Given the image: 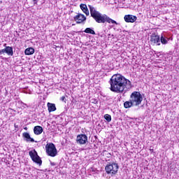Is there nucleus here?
<instances>
[{
  "mask_svg": "<svg viewBox=\"0 0 179 179\" xmlns=\"http://www.w3.org/2000/svg\"><path fill=\"white\" fill-rule=\"evenodd\" d=\"M87 142V136L86 134H79L76 138V143L78 145H86Z\"/></svg>",
  "mask_w": 179,
  "mask_h": 179,
  "instance_id": "nucleus-7",
  "label": "nucleus"
},
{
  "mask_svg": "<svg viewBox=\"0 0 179 179\" xmlns=\"http://www.w3.org/2000/svg\"><path fill=\"white\" fill-rule=\"evenodd\" d=\"M60 100H61L62 101H64V100H66L65 96H62V97L60 98Z\"/></svg>",
  "mask_w": 179,
  "mask_h": 179,
  "instance_id": "nucleus-21",
  "label": "nucleus"
},
{
  "mask_svg": "<svg viewBox=\"0 0 179 179\" xmlns=\"http://www.w3.org/2000/svg\"><path fill=\"white\" fill-rule=\"evenodd\" d=\"M4 47H6V43L4 44Z\"/></svg>",
  "mask_w": 179,
  "mask_h": 179,
  "instance_id": "nucleus-25",
  "label": "nucleus"
},
{
  "mask_svg": "<svg viewBox=\"0 0 179 179\" xmlns=\"http://www.w3.org/2000/svg\"><path fill=\"white\" fill-rule=\"evenodd\" d=\"M35 135H41L43 134V127L41 126H36L34 128Z\"/></svg>",
  "mask_w": 179,
  "mask_h": 179,
  "instance_id": "nucleus-13",
  "label": "nucleus"
},
{
  "mask_svg": "<svg viewBox=\"0 0 179 179\" xmlns=\"http://www.w3.org/2000/svg\"><path fill=\"white\" fill-rule=\"evenodd\" d=\"M7 54L12 57L13 55V48L10 46H6L4 49L0 50V54Z\"/></svg>",
  "mask_w": 179,
  "mask_h": 179,
  "instance_id": "nucleus-10",
  "label": "nucleus"
},
{
  "mask_svg": "<svg viewBox=\"0 0 179 179\" xmlns=\"http://www.w3.org/2000/svg\"><path fill=\"white\" fill-rule=\"evenodd\" d=\"M110 90L113 93H124L131 89V81L121 74L113 75L109 80Z\"/></svg>",
  "mask_w": 179,
  "mask_h": 179,
  "instance_id": "nucleus-1",
  "label": "nucleus"
},
{
  "mask_svg": "<svg viewBox=\"0 0 179 179\" xmlns=\"http://www.w3.org/2000/svg\"><path fill=\"white\" fill-rule=\"evenodd\" d=\"M80 9L86 15V16H89L90 13L89 12V9L87 8V6L86 4L82 3L80 5Z\"/></svg>",
  "mask_w": 179,
  "mask_h": 179,
  "instance_id": "nucleus-12",
  "label": "nucleus"
},
{
  "mask_svg": "<svg viewBox=\"0 0 179 179\" xmlns=\"http://www.w3.org/2000/svg\"><path fill=\"white\" fill-rule=\"evenodd\" d=\"M159 41H161L162 44H167L169 43V41H167V38L164 37L163 34L161 35V37L159 38Z\"/></svg>",
  "mask_w": 179,
  "mask_h": 179,
  "instance_id": "nucleus-18",
  "label": "nucleus"
},
{
  "mask_svg": "<svg viewBox=\"0 0 179 179\" xmlns=\"http://www.w3.org/2000/svg\"><path fill=\"white\" fill-rule=\"evenodd\" d=\"M34 52V48H28L24 51L25 55H33Z\"/></svg>",
  "mask_w": 179,
  "mask_h": 179,
  "instance_id": "nucleus-17",
  "label": "nucleus"
},
{
  "mask_svg": "<svg viewBox=\"0 0 179 179\" xmlns=\"http://www.w3.org/2000/svg\"><path fill=\"white\" fill-rule=\"evenodd\" d=\"M90 8V15L96 22V23H112V24H118V22L115 20L110 18L107 15H103L100 12L96 10L93 6L88 5Z\"/></svg>",
  "mask_w": 179,
  "mask_h": 179,
  "instance_id": "nucleus-2",
  "label": "nucleus"
},
{
  "mask_svg": "<svg viewBox=\"0 0 179 179\" xmlns=\"http://www.w3.org/2000/svg\"><path fill=\"white\" fill-rule=\"evenodd\" d=\"M130 100L132 101L134 107L140 106L142 104V101H143V96L139 92H133L130 95Z\"/></svg>",
  "mask_w": 179,
  "mask_h": 179,
  "instance_id": "nucleus-3",
  "label": "nucleus"
},
{
  "mask_svg": "<svg viewBox=\"0 0 179 179\" xmlns=\"http://www.w3.org/2000/svg\"><path fill=\"white\" fill-rule=\"evenodd\" d=\"M150 151L152 153L153 149H150Z\"/></svg>",
  "mask_w": 179,
  "mask_h": 179,
  "instance_id": "nucleus-24",
  "label": "nucleus"
},
{
  "mask_svg": "<svg viewBox=\"0 0 179 179\" xmlns=\"http://www.w3.org/2000/svg\"><path fill=\"white\" fill-rule=\"evenodd\" d=\"M48 110L49 113H52V111H55L57 110V107H55V103H51L50 102L48 103Z\"/></svg>",
  "mask_w": 179,
  "mask_h": 179,
  "instance_id": "nucleus-15",
  "label": "nucleus"
},
{
  "mask_svg": "<svg viewBox=\"0 0 179 179\" xmlns=\"http://www.w3.org/2000/svg\"><path fill=\"white\" fill-rule=\"evenodd\" d=\"M84 31L88 34H96L94 30L92 29L91 28H86Z\"/></svg>",
  "mask_w": 179,
  "mask_h": 179,
  "instance_id": "nucleus-19",
  "label": "nucleus"
},
{
  "mask_svg": "<svg viewBox=\"0 0 179 179\" xmlns=\"http://www.w3.org/2000/svg\"><path fill=\"white\" fill-rule=\"evenodd\" d=\"M124 19L126 23H135L138 20V17L133 15H125Z\"/></svg>",
  "mask_w": 179,
  "mask_h": 179,
  "instance_id": "nucleus-8",
  "label": "nucleus"
},
{
  "mask_svg": "<svg viewBox=\"0 0 179 179\" xmlns=\"http://www.w3.org/2000/svg\"><path fill=\"white\" fill-rule=\"evenodd\" d=\"M33 2L34 5L37 4V0H33Z\"/></svg>",
  "mask_w": 179,
  "mask_h": 179,
  "instance_id": "nucleus-22",
  "label": "nucleus"
},
{
  "mask_svg": "<svg viewBox=\"0 0 179 179\" xmlns=\"http://www.w3.org/2000/svg\"><path fill=\"white\" fill-rule=\"evenodd\" d=\"M74 20L78 24L83 23V22L86 21V17L83 14H78L74 17Z\"/></svg>",
  "mask_w": 179,
  "mask_h": 179,
  "instance_id": "nucleus-11",
  "label": "nucleus"
},
{
  "mask_svg": "<svg viewBox=\"0 0 179 179\" xmlns=\"http://www.w3.org/2000/svg\"><path fill=\"white\" fill-rule=\"evenodd\" d=\"M118 169H120L118 164L114 162L107 164L105 167L106 172L112 176L118 173Z\"/></svg>",
  "mask_w": 179,
  "mask_h": 179,
  "instance_id": "nucleus-4",
  "label": "nucleus"
},
{
  "mask_svg": "<svg viewBox=\"0 0 179 179\" xmlns=\"http://www.w3.org/2000/svg\"><path fill=\"white\" fill-rule=\"evenodd\" d=\"M29 155L31 160L34 161V163H36V164H39V166H41V164H43V161H41V158H40V156H38V154L37 153V151H36V150H32L29 151Z\"/></svg>",
  "mask_w": 179,
  "mask_h": 179,
  "instance_id": "nucleus-6",
  "label": "nucleus"
},
{
  "mask_svg": "<svg viewBox=\"0 0 179 179\" xmlns=\"http://www.w3.org/2000/svg\"><path fill=\"white\" fill-rule=\"evenodd\" d=\"M22 136H24L27 142H34V138H31L30 134L27 132L23 133Z\"/></svg>",
  "mask_w": 179,
  "mask_h": 179,
  "instance_id": "nucleus-14",
  "label": "nucleus"
},
{
  "mask_svg": "<svg viewBox=\"0 0 179 179\" xmlns=\"http://www.w3.org/2000/svg\"><path fill=\"white\" fill-rule=\"evenodd\" d=\"M45 150L46 153L47 155H48V156H50L51 157H55V156H57V148L55 147V145H54V143H48L45 145Z\"/></svg>",
  "mask_w": 179,
  "mask_h": 179,
  "instance_id": "nucleus-5",
  "label": "nucleus"
},
{
  "mask_svg": "<svg viewBox=\"0 0 179 179\" xmlns=\"http://www.w3.org/2000/svg\"><path fill=\"white\" fill-rule=\"evenodd\" d=\"M150 41L151 44H153V45H160V36L159 35L152 34Z\"/></svg>",
  "mask_w": 179,
  "mask_h": 179,
  "instance_id": "nucleus-9",
  "label": "nucleus"
},
{
  "mask_svg": "<svg viewBox=\"0 0 179 179\" xmlns=\"http://www.w3.org/2000/svg\"><path fill=\"white\" fill-rule=\"evenodd\" d=\"M124 108H131V107H134L135 106L134 105V102H132L130 99L129 101L124 102Z\"/></svg>",
  "mask_w": 179,
  "mask_h": 179,
  "instance_id": "nucleus-16",
  "label": "nucleus"
},
{
  "mask_svg": "<svg viewBox=\"0 0 179 179\" xmlns=\"http://www.w3.org/2000/svg\"><path fill=\"white\" fill-rule=\"evenodd\" d=\"M25 106V107H27V104L22 103V106Z\"/></svg>",
  "mask_w": 179,
  "mask_h": 179,
  "instance_id": "nucleus-23",
  "label": "nucleus"
},
{
  "mask_svg": "<svg viewBox=\"0 0 179 179\" xmlns=\"http://www.w3.org/2000/svg\"><path fill=\"white\" fill-rule=\"evenodd\" d=\"M105 120H107V122H111V115L109 114H106L104 115Z\"/></svg>",
  "mask_w": 179,
  "mask_h": 179,
  "instance_id": "nucleus-20",
  "label": "nucleus"
}]
</instances>
